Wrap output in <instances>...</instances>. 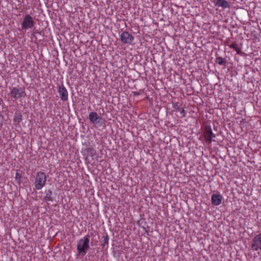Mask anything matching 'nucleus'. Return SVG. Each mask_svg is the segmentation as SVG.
<instances>
[{"label": "nucleus", "instance_id": "nucleus-10", "mask_svg": "<svg viewBox=\"0 0 261 261\" xmlns=\"http://www.w3.org/2000/svg\"><path fill=\"white\" fill-rule=\"evenodd\" d=\"M58 92L61 98L63 101H66L68 100V94L66 88L62 85L59 86Z\"/></svg>", "mask_w": 261, "mask_h": 261}, {"label": "nucleus", "instance_id": "nucleus-6", "mask_svg": "<svg viewBox=\"0 0 261 261\" xmlns=\"http://www.w3.org/2000/svg\"><path fill=\"white\" fill-rule=\"evenodd\" d=\"M24 93V90L22 88L13 87L11 89L10 94L15 100L21 97Z\"/></svg>", "mask_w": 261, "mask_h": 261}, {"label": "nucleus", "instance_id": "nucleus-17", "mask_svg": "<svg viewBox=\"0 0 261 261\" xmlns=\"http://www.w3.org/2000/svg\"><path fill=\"white\" fill-rule=\"evenodd\" d=\"M2 102H3V100L1 98H0V106H1Z\"/></svg>", "mask_w": 261, "mask_h": 261}, {"label": "nucleus", "instance_id": "nucleus-11", "mask_svg": "<svg viewBox=\"0 0 261 261\" xmlns=\"http://www.w3.org/2000/svg\"><path fill=\"white\" fill-rule=\"evenodd\" d=\"M213 3L216 6L223 9L229 8L230 7L228 2L226 0H214Z\"/></svg>", "mask_w": 261, "mask_h": 261}, {"label": "nucleus", "instance_id": "nucleus-13", "mask_svg": "<svg viewBox=\"0 0 261 261\" xmlns=\"http://www.w3.org/2000/svg\"><path fill=\"white\" fill-rule=\"evenodd\" d=\"M216 62L221 65H224L226 64L225 60L221 57H219L216 58Z\"/></svg>", "mask_w": 261, "mask_h": 261}, {"label": "nucleus", "instance_id": "nucleus-14", "mask_svg": "<svg viewBox=\"0 0 261 261\" xmlns=\"http://www.w3.org/2000/svg\"><path fill=\"white\" fill-rule=\"evenodd\" d=\"M22 120V116L20 114H15L14 116V120L15 122L19 123Z\"/></svg>", "mask_w": 261, "mask_h": 261}, {"label": "nucleus", "instance_id": "nucleus-16", "mask_svg": "<svg viewBox=\"0 0 261 261\" xmlns=\"http://www.w3.org/2000/svg\"><path fill=\"white\" fill-rule=\"evenodd\" d=\"M21 178V175L19 173H16L15 174V179L16 180H20Z\"/></svg>", "mask_w": 261, "mask_h": 261}, {"label": "nucleus", "instance_id": "nucleus-8", "mask_svg": "<svg viewBox=\"0 0 261 261\" xmlns=\"http://www.w3.org/2000/svg\"><path fill=\"white\" fill-rule=\"evenodd\" d=\"M89 118L90 122L94 125H101L102 124V123L100 122L101 118L96 112H90L89 115Z\"/></svg>", "mask_w": 261, "mask_h": 261}, {"label": "nucleus", "instance_id": "nucleus-7", "mask_svg": "<svg viewBox=\"0 0 261 261\" xmlns=\"http://www.w3.org/2000/svg\"><path fill=\"white\" fill-rule=\"evenodd\" d=\"M121 41L125 43L130 44L134 40V37L128 32H123L120 35Z\"/></svg>", "mask_w": 261, "mask_h": 261}, {"label": "nucleus", "instance_id": "nucleus-12", "mask_svg": "<svg viewBox=\"0 0 261 261\" xmlns=\"http://www.w3.org/2000/svg\"><path fill=\"white\" fill-rule=\"evenodd\" d=\"M229 47L233 49L238 55L241 54V48L239 46L238 43L236 42H232L230 45H229Z\"/></svg>", "mask_w": 261, "mask_h": 261}, {"label": "nucleus", "instance_id": "nucleus-1", "mask_svg": "<svg viewBox=\"0 0 261 261\" xmlns=\"http://www.w3.org/2000/svg\"><path fill=\"white\" fill-rule=\"evenodd\" d=\"M90 240L88 236H84L77 242V255L84 256L90 248Z\"/></svg>", "mask_w": 261, "mask_h": 261}, {"label": "nucleus", "instance_id": "nucleus-3", "mask_svg": "<svg viewBox=\"0 0 261 261\" xmlns=\"http://www.w3.org/2000/svg\"><path fill=\"white\" fill-rule=\"evenodd\" d=\"M35 22L34 18L30 14H25L23 18L21 23V30L26 31L32 29L35 25Z\"/></svg>", "mask_w": 261, "mask_h": 261}, {"label": "nucleus", "instance_id": "nucleus-4", "mask_svg": "<svg viewBox=\"0 0 261 261\" xmlns=\"http://www.w3.org/2000/svg\"><path fill=\"white\" fill-rule=\"evenodd\" d=\"M204 137L205 141L210 143L212 141V139L215 137V135L213 133L212 129L210 125L206 126L204 130Z\"/></svg>", "mask_w": 261, "mask_h": 261}, {"label": "nucleus", "instance_id": "nucleus-5", "mask_svg": "<svg viewBox=\"0 0 261 261\" xmlns=\"http://www.w3.org/2000/svg\"><path fill=\"white\" fill-rule=\"evenodd\" d=\"M251 248L253 251L261 250V233L255 236L253 238Z\"/></svg>", "mask_w": 261, "mask_h": 261}, {"label": "nucleus", "instance_id": "nucleus-9", "mask_svg": "<svg viewBox=\"0 0 261 261\" xmlns=\"http://www.w3.org/2000/svg\"><path fill=\"white\" fill-rule=\"evenodd\" d=\"M223 199L222 196L220 193H215L212 195V203L215 206H218L222 203Z\"/></svg>", "mask_w": 261, "mask_h": 261}, {"label": "nucleus", "instance_id": "nucleus-15", "mask_svg": "<svg viewBox=\"0 0 261 261\" xmlns=\"http://www.w3.org/2000/svg\"><path fill=\"white\" fill-rule=\"evenodd\" d=\"M178 111L180 113L181 116L182 117H185L186 115V112L184 108H179L177 109Z\"/></svg>", "mask_w": 261, "mask_h": 261}, {"label": "nucleus", "instance_id": "nucleus-2", "mask_svg": "<svg viewBox=\"0 0 261 261\" xmlns=\"http://www.w3.org/2000/svg\"><path fill=\"white\" fill-rule=\"evenodd\" d=\"M46 181V176L42 172L37 173L35 179V187L37 190H41L45 185Z\"/></svg>", "mask_w": 261, "mask_h": 261}]
</instances>
